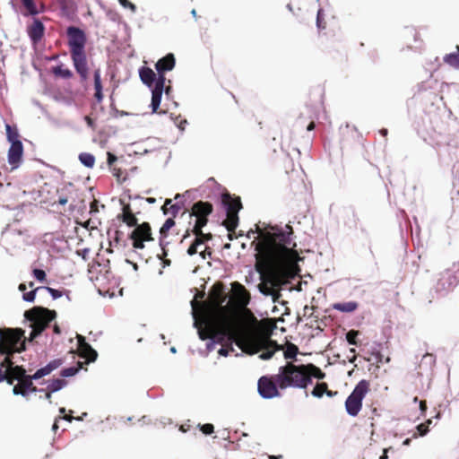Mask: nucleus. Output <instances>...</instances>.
<instances>
[{
    "mask_svg": "<svg viewBox=\"0 0 459 459\" xmlns=\"http://www.w3.org/2000/svg\"><path fill=\"white\" fill-rule=\"evenodd\" d=\"M50 71L56 78L71 79L74 76L73 72L64 64L53 66Z\"/></svg>",
    "mask_w": 459,
    "mask_h": 459,
    "instance_id": "a878e982",
    "label": "nucleus"
},
{
    "mask_svg": "<svg viewBox=\"0 0 459 459\" xmlns=\"http://www.w3.org/2000/svg\"><path fill=\"white\" fill-rule=\"evenodd\" d=\"M230 293L229 295V306H230V327L231 335L238 334L247 327L244 316L255 319L252 312L247 308L251 300L250 292L238 281L230 283Z\"/></svg>",
    "mask_w": 459,
    "mask_h": 459,
    "instance_id": "20e7f679",
    "label": "nucleus"
},
{
    "mask_svg": "<svg viewBox=\"0 0 459 459\" xmlns=\"http://www.w3.org/2000/svg\"><path fill=\"white\" fill-rule=\"evenodd\" d=\"M259 394L264 399H271L281 396L280 385L273 376H263L257 383Z\"/></svg>",
    "mask_w": 459,
    "mask_h": 459,
    "instance_id": "f8f14e48",
    "label": "nucleus"
},
{
    "mask_svg": "<svg viewBox=\"0 0 459 459\" xmlns=\"http://www.w3.org/2000/svg\"><path fill=\"white\" fill-rule=\"evenodd\" d=\"M275 379L281 390L287 388L306 389V381L308 377L305 373L304 364L296 365L288 361L284 366L279 368L278 373L275 374Z\"/></svg>",
    "mask_w": 459,
    "mask_h": 459,
    "instance_id": "0eeeda50",
    "label": "nucleus"
},
{
    "mask_svg": "<svg viewBox=\"0 0 459 459\" xmlns=\"http://www.w3.org/2000/svg\"><path fill=\"white\" fill-rule=\"evenodd\" d=\"M191 14L193 15V17L196 20L197 19V13H196V10L195 9H193L191 11Z\"/></svg>",
    "mask_w": 459,
    "mask_h": 459,
    "instance_id": "69168bd1",
    "label": "nucleus"
},
{
    "mask_svg": "<svg viewBox=\"0 0 459 459\" xmlns=\"http://www.w3.org/2000/svg\"><path fill=\"white\" fill-rule=\"evenodd\" d=\"M67 385V381H65V379H60V378H56V379H53L48 385V397L50 396V393H54V392H57L59 391L60 389H62L63 387H65V385Z\"/></svg>",
    "mask_w": 459,
    "mask_h": 459,
    "instance_id": "7c9ffc66",
    "label": "nucleus"
},
{
    "mask_svg": "<svg viewBox=\"0 0 459 459\" xmlns=\"http://www.w3.org/2000/svg\"><path fill=\"white\" fill-rule=\"evenodd\" d=\"M256 226H259L258 224H255V227ZM255 233H258L259 234V231L255 229V230H250L248 232H247V237L250 238L251 236H253V234Z\"/></svg>",
    "mask_w": 459,
    "mask_h": 459,
    "instance_id": "680f3d73",
    "label": "nucleus"
},
{
    "mask_svg": "<svg viewBox=\"0 0 459 459\" xmlns=\"http://www.w3.org/2000/svg\"><path fill=\"white\" fill-rule=\"evenodd\" d=\"M325 394L329 397H333L338 394V392L329 390L328 385L325 382L317 383L311 392V394L316 398H321Z\"/></svg>",
    "mask_w": 459,
    "mask_h": 459,
    "instance_id": "5701e85b",
    "label": "nucleus"
},
{
    "mask_svg": "<svg viewBox=\"0 0 459 459\" xmlns=\"http://www.w3.org/2000/svg\"><path fill=\"white\" fill-rule=\"evenodd\" d=\"M304 368L305 373L308 377V379L306 381L307 386L312 383V377H315L316 379H324L325 377V374L314 364H304Z\"/></svg>",
    "mask_w": 459,
    "mask_h": 459,
    "instance_id": "4be33fe9",
    "label": "nucleus"
},
{
    "mask_svg": "<svg viewBox=\"0 0 459 459\" xmlns=\"http://www.w3.org/2000/svg\"><path fill=\"white\" fill-rule=\"evenodd\" d=\"M94 89H95V94L94 97L97 100V102L100 103L103 100V93H102V83H101V77H100V70L96 69L94 71Z\"/></svg>",
    "mask_w": 459,
    "mask_h": 459,
    "instance_id": "bb28decb",
    "label": "nucleus"
},
{
    "mask_svg": "<svg viewBox=\"0 0 459 459\" xmlns=\"http://www.w3.org/2000/svg\"><path fill=\"white\" fill-rule=\"evenodd\" d=\"M174 226H175V221L173 218H169L166 220V221L164 222V224L162 225V227L160 230V246H162V239L166 238L168 237L169 230Z\"/></svg>",
    "mask_w": 459,
    "mask_h": 459,
    "instance_id": "2f4dec72",
    "label": "nucleus"
},
{
    "mask_svg": "<svg viewBox=\"0 0 459 459\" xmlns=\"http://www.w3.org/2000/svg\"><path fill=\"white\" fill-rule=\"evenodd\" d=\"M171 204H173L171 199H166L165 200V203H164L163 206L161 207L162 212H163L164 214L169 213V209L171 206Z\"/></svg>",
    "mask_w": 459,
    "mask_h": 459,
    "instance_id": "8fccbe9b",
    "label": "nucleus"
},
{
    "mask_svg": "<svg viewBox=\"0 0 459 459\" xmlns=\"http://www.w3.org/2000/svg\"><path fill=\"white\" fill-rule=\"evenodd\" d=\"M184 195H181L179 194H177L176 196H175V200H177L176 204H171V206L169 207V212H170L173 215V217H176V215L178 214V212H179V211L181 210V208L183 207V204H181L178 199H180L181 197H183Z\"/></svg>",
    "mask_w": 459,
    "mask_h": 459,
    "instance_id": "4c0bfd02",
    "label": "nucleus"
},
{
    "mask_svg": "<svg viewBox=\"0 0 459 459\" xmlns=\"http://www.w3.org/2000/svg\"><path fill=\"white\" fill-rule=\"evenodd\" d=\"M71 59L81 82H85L89 78V66L85 52L87 38L80 28L70 26L66 30Z\"/></svg>",
    "mask_w": 459,
    "mask_h": 459,
    "instance_id": "423d86ee",
    "label": "nucleus"
},
{
    "mask_svg": "<svg viewBox=\"0 0 459 459\" xmlns=\"http://www.w3.org/2000/svg\"><path fill=\"white\" fill-rule=\"evenodd\" d=\"M44 30L45 27L42 22L37 18H33L30 23V39L33 41L35 48H37L39 41L42 39Z\"/></svg>",
    "mask_w": 459,
    "mask_h": 459,
    "instance_id": "aec40b11",
    "label": "nucleus"
},
{
    "mask_svg": "<svg viewBox=\"0 0 459 459\" xmlns=\"http://www.w3.org/2000/svg\"><path fill=\"white\" fill-rule=\"evenodd\" d=\"M230 351H233V348L230 346L229 348H221L220 351H219V354L222 355V356H227Z\"/></svg>",
    "mask_w": 459,
    "mask_h": 459,
    "instance_id": "6e6d98bb",
    "label": "nucleus"
},
{
    "mask_svg": "<svg viewBox=\"0 0 459 459\" xmlns=\"http://www.w3.org/2000/svg\"><path fill=\"white\" fill-rule=\"evenodd\" d=\"M139 75L142 82L149 87L157 81L156 74L150 67H142L139 71Z\"/></svg>",
    "mask_w": 459,
    "mask_h": 459,
    "instance_id": "b1692460",
    "label": "nucleus"
},
{
    "mask_svg": "<svg viewBox=\"0 0 459 459\" xmlns=\"http://www.w3.org/2000/svg\"><path fill=\"white\" fill-rule=\"evenodd\" d=\"M411 438H406L403 442V446H409L411 444Z\"/></svg>",
    "mask_w": 459,
    "mask_h": 459,
    "instance_id": "0e129e2a",
    "label": "nucleus"
},
{
    "mask_svg": "<svg viewBox=\"0 0 459 459\" xmlns=\"http://www.w3.org/2000/svg\"><path fill=\"white\" fill-rule=\"evenodd\" d=\"M299 352V348L297 345L291 342H288L286 344V348L284 350V358L286 359H295Z\"/></svg>",
    "mask_w": 459,
    "mask_h": 459,
    "instance_id": "473e14b6",
    "label": "nucleus"
},
{
    "mask_svg": "<svg viewBox=\"0 0 459 459\" xmlns=\"http://www.w3.org/2000/svg\"><path fill=\"white\" fill-rule=\"evenodd\" d=\"M82 363L78 362L76 367H70V368H64L61 371V376L63 377H73L82 368Z\"/></svg>",
    "mask_w": 459,
    "mask_h": 459,
    "instance_id": "e433bc0d",
    "label": "nucleus"
},
{
    "mask_svg": "<svg viewBox=\"0 0 459 459\" xmlns=\"http://www.w3.org/2000/svg\"><path fill=\"white\" fill-rule=\"evenodd\" d=\"M119 4L125 8H130L133 12H135L136 6L129 0H118Z\"/></svg>",
    "mask_w": 459,
    "mask_h": 459,
    "instance_id": "a18cd8bd",
    "label": "nucleus"
},
{
    "mask_svg": "<svg viewBox=\"0 0 459 459\" xmlns=\"http://www.w3.org/2000/svg\"><path fill=\"white\" fill-rule=\"evenodd\" d=\"M359 332L356 330H351L346 333V340L351 345H358L357 337Z\"/></svg>",
    "mask_w": 459,
    "mask_h": 459,
    "instance_id": "ea45409f",
    "label": "nucleus"
},
{
    "mask_svg": "<svg viewBox=\"0 0 459 459\" xmlns=\"http://www.w3.org/2000/svg\"><path fill=\"white\" fill-rule=\"evenodd\" d=\"M213 212V206L209 202L198 201L195 203L189 212L184 211L181 213L180 218L186 216L188 219L187 227H193V225H198L199 227H204L208 223V216Z\"/></svg>",
    "mask_w": 459,
    "mask_h": 459,
    "instance_id": "1a4fd4ad",
    "label": "nucleus"
},
{
    "mask_svg": "<svg viewBox=\"0 0 459 459\" xmlns=\"http://www.w3.org/2000/svg\"><path fill=\"white\" fill-rule=\"evenodd\" d=\"M161 247H162V255H161V256H160V258L163 260L164 265H170V260L164 258L167 255V251H166L165 247H163V245Z\"/></svg>",
    "mask_w": 459,
    "mask_h": 459,
    "instance_id": "603ef678",
    "label": "nucleus"
},
{
    "mask_svg": "<svg viewBox=\"0 0 459 459\" xmlns=\"http://www.w3.org/2000/svg\"><path fill=\"white\" fill-rule=\"evenodd\" d=\"M32 274H33L34 278L36 280H38L39 281H40V282L47 281V275H46L45 271H43L41 269H34L32 271Z\"/></svg>",
    "mask_w": 459,
    "mask_h": 459,
    "instance_id": "a19ab883",
    "label": "nucleus"
},
{
    "mask_svg": "<svg viewBox=\"0 0 459 459\" xmlns=\"http://www.w3.org/2000/svg\"><path fill=\"white\" fill-rule=\"evenodd\" d=\"M325 13L323 9H319L316 14V26L319 30H324L326 27V22L325 21Z\"/></svg>",
    "mask_w": 459,
    "mask_h": 459,
    "instance_id": "58836bf2",
    "label": "nucleus"
},
{
    "mask_svg": "<svg viewBox=\"0 0 459 459\" xmlns=\"http://www.w3.org/2000/svg\"><path fill=\"white\" fill-rule=\"evenodd\" d=\"M176 65V59L172 53L167 54L162 58L159 59L155 65L158 73V78L166 79L165 73L171 71Z\"/></svg>",
    "mask_w": 459,
    "mask_h": 459,
    "instance_id": "dca6fc26",
    "label": "nucleus"
},
{
    "mask_svg": "<svg viewBox=\"0 0 459 459\" xmlns=\"http://www.w3.org/2000/svg\"><path fill=\"white\" fill-rule=\"evenodd\" d=\"M393 450L392 446H389L387 448H384L382 455L379 457V459H388V452Z\"/></svg>",
    "mask_w": 459,
    "mask_h": 459,
    "instance_id": "4d7b16f0",
    "label": "nucleus"
},
{
    "mask_svg": "<svg viewBox=\"0 0 459 459\" xmlns=\"http://www.w3.org/2000/svg\"><path fill=\"white\" fill-rule=\"evenodd\" d=\"M431 422H432L431 420H428L425 423H421V424L418 425L417 429L419 431L420 436H424L428 433L429 426V424H431Z\"/></svg>",
    "mask_w": 459,
    "mask_h": 459,
    "instance_id": "79ce46f5",
    "label": "nucleus"
},
{
    "mask_svg": "<svg viewBox=\"0 0 459 459\" xmlns=\"http://www.w3.org/2000/svg\"><path fill=\"white\" fill-rule=\"evenodd\" d=\"M78 346L77 351L79 356L85 359L87 363L93 362L98 357L97 351L85 341L82 335L76 336Z\"/></svg>",
    "mask_w": 459,
    "mask_h": 459,
    "instance_id": "2eb2a0df",
    "label": "nucleus"
},
{
    "mask_svg": "<svg viewBox=\"0 0 459 459\" xmlns=\"http://www.w3.org/2000/svg\"><path fill=\"white\" fill-rule=\"evenodd\" d=\"M380 134H381L382 135H384V136L387 135V129H385V128H384V129H381V130H380Z\"/></svg>",
    "mask_w": 459,
    "mask_h": 459,
    "instance_id": "774afa93",
    "label": "nucleus"
},
{
    "mask_svg": "<svg viewBox=\"0 0 459 459\" xmlns=\"http://www.w3.org/2000/svg\"><path fill=\"white\" fill-rule=\"evenodd\" d=\"M63 363V360L60 359H54L50 361L47 366L44 368H39L37 370L34 375L30 376V381L32 379H39L46 375L50 374L53 370L59 368ZM32 385V383L30 382V386Z\"/></svg>",
    "mask_w": 459,
    "mask_h": 459,
    "instance_id": "412c9836",
    "label": "nucleus"
},
{
    "mask_svg": "<svg viewBox=\"0 0 459 459\" xmlns=\"http://www.w3.org/2000/svg\"><path fill=\"white\" fill-rule=\"evenodd\" d=\"M166 79L157 78V81L154 84V88L152 90V102L151 107L153 113H165V110H160V105L161 100V96L163 90L165 88V92L167 94L169 93L171 87L169 85L165 87Z\"/></svg>",
    "mask_w": 459,
    "mask_h": 459,
    "instance_id": "4468645a",
    "label": "nucleus"
},
{
    "mask_svg": "<svg viewBox=\"0 0 459 459\" xmlns=\"http://www.w3.org/2000/svg\"><path fill=\"white\" fill-rule=\"evenodd\" d=\"M204 227H199L198 225H193V227H186L185 233L182 237V240H185L188 237H190L191 234H194L195 236L193 243L189 246L187 249V255H194L197 253V247L205 243L206 241H210L212 239V233H204L202 229Z\"/></svg>",
    "mask_w": 459,
    "mask_h": 459,
    "instance_id": "9b49d317",
    "label": "nucleus"
},
{
    "mask_svg": "<svg viewBox=\"0 0 459 459\" xmlns=\"http://www.w3.org/2000/svg\"><path fill=\"white\" fill-rule=\"evenodd\" d=\"M315 126H315V123H314V122H310V123L308 124L307 127V131H311V130H313V129L315 128Z\"/></svg>",
    "mask_w": 459,
    "mask_h": 459,
    "instance_id": "e2e57ef3",
    "label": "nucleus"
},
{
    "mask_svg": "<svg viewBox=\"0 0 459 459\" xmlns=\"http://www.w3.org/2000/svg\"><path fill=\"white\" fill-rule=\"evenodd\" d=\"M68 201H69V198H68V196L66 195H61L58 196L57 200H55L52 203V204L54 205L56 204H58L60 205H65V204H66L68 203Z\"/></svg>",
    "mask_w": 459,
    "mask_h": 459,
    "instance_id": "c03bdc74",
    "label": "nucleus"
},
{
    "mask_svg": "<svg viewBox=\"0 0 459 459\" xmlns=\"http://www.w3.org/2000/svg\"><path fill=\"white\" fill-rule=\"evenodd\" d=\"M80 161L87 168H92L95 163V158L89 152H82L79 155Z\"/></svg>",
    "mask_w": 459,
    "mask_h": 459,
    "instance_id": "72a5a7b5",
    "label": "nucleus"
},
{
    "mask_svg": "<svg viewBox=\"0 0 459 459\" xmlns=\"http://www.w3.org/2000/svg\"><path fill=\"white\" fill-rule=\"evenodd\" d=\"M56 316V311L47 307L36 306L30 308V342L48 327Z\"/></svg>",
    "mask_w": 459,
    "mask_h": 459,
    "instance_id": "6e6552de",
    "label": "nucleus"
},
{
    "mask_svg": "<svg viewBox=\"0 0 459 459\" xmlns=\"http://www.w3.org/2000/svg\"><path fill=\"white\" fill-rule=\"evenodd\" d=\"M201 431L204 435H211L214 431V427L212 424L206 423L201 426Z\"/></svg>",
    "mask_w": 459,
    "mask_h": 459,
    "instance_id": "37998d69",
    "label": "nucleus"
},
{
    "mask_svg": "<svg viewBox=\"0 0 459 459\" xmlns=\"http://www.w3.org/2000/svg\"><path fill=\"white\" fill-rule=\"evenodd\" d=\"M271 229L273 232L256 226L259 240L252 243L256 251L255 267L273 286L280 287L297 274L299 254L293 249L296 244L292 242L291 226L286 225L287 231L278 227Z\"/></svg>",
    "mask_w": 459,
    "mask_h": 459,
    "instance_id": "f257e3e1",
    "label": "nucleus"
},
{
    "mask_svg": "<svg viewBox=\"0 0 459 459\" xmlns=\"http://www.w3.org/2000/svg\"><path fill=\"white\" fill-rule=\"evenodd\" d=\"M59 412L61 414H63V416L59 417L60 419L65 420H67L69 422H72L73 420L74 419L71 414H68V415L65 414V408H60L59 409Z\"/></svg>",
    "mask_w": 459,
    "mask_h": 459,
    "instance_id": "de8ad7c7",
    "label": "nucleus"
},
{
    "mask_svg": "<svg viewBox=\"0 0 459 459\" xmlns=\"http://www.w3.org/2000/svg\"><path fill=\"white\" fill-rule=\"evenodd\" d=\"M207 254H208L209 255H211V254H212V252H211V250H210V248H209V247H205L204 251L200 252V255H201L204 259H205V257H206V255H207Z\"/></svg>",
    "mask_w": 459,
    "mask_h": 459,
    "instance_id": "052dcab7",
    "label": "nucleus"
},
{
    "mask_svg": "<svg viewBox=\"0 0 459 459\" xmlns=\"http://www.w3.org/2000/svg\"><path fill=\"white\" fill-rule=\"evenodd\" d=\"M90 212L92 213V212H99V202L97 200H93L91 203V205H90Z\"/></svg>",
    "mask_w": 459,
    "mask_h": 459,
    "instance_id": "3c124183",
    "label": "nucleus"
},
{
    "mask_svg": "<svg viewBox=\"0 0 459 459\" xmlns=\"http://www.w3.org/2000/svg\"><path fill=\"white\" fill-rule=\"evenodd\" d=\"M38 292L50 293L51 296L53 297V299H58L62 296L61 291L52 289L50 287H44V286L38 287V288L30 290V303H33L35 301L36 294Z\"/></svg>",
    "mask_w": 459,
    "mask_h": 459,
    "instance_id": "cd10ccee",
    "label": "nucleus"
},
{
    "mask_svg": "<svg viewBox=\"0 0 459 459\" xmlns=\"http://www.w3.org/2000/svg\"><path fill=\"white\" fill-rule=\"evenodd\" d=\"M420 409L421 411V413L424 414L426 412V411H427V403H426V401L423 400V401L420 402Z\"/></svg>",
    "mask_w": 459,
    "mask_h": 459,
    "instance_id": "bf43d9fd",
    "label": "nucleus"
},
{
    "mask_svg": "<svg viewBox=\"0 0 459 459\" xmlns=\"http://www.w3.org/2000/svg\"><path fill=\"white\" fill-rule=\"evenodd\" d=\"M455 48L456 52L446 54L443 57V60L446 65L455 69H459V46L457 45Z\"/></svg>",
    "mask_w": 459,
    "mask_h": 459,
    "instance_id": "c756f323",
    "label": "nucleus"
},
{
    "mask_svg": "<svg viewBox=\"0 0 459 459\" xmlns=\"http://www.w3.org/2000/svg\"><path fill=\"white\" fill-rule=\"evenodd\" d=\"M27 289V286L25 283H21L19 285V290H21L22 292H23L22 294V299L25 300V301H29V292H25Z\"/></svg>",
    "mask_w": 459,
    "mask_h": 459,
    "instance_id": "09e8293b",
    "label": "nucleus"
},
{
    "mask_svg": "<svg viewBox=\"0 0 459 459\" xmlns=\"http://www.w3.org/2000/svg\"><path fill=\"white\" fill-rule=\"evenodd\" d=\"M370 390V383L366 379L360 380L345 401V409L350 416L356 417L362 408V401Z\"/></svg>",
    "mask_w": 459,
    "mask_h": 459,
    "instance_id": "9d476101",
    "label": "nucleus"
},
{
    "mask_svg": "<svg viewBox=\"0 0 459 459\" xmlns=\"http://www.w3.org/2000/svg\"><path fill=\"white\" fill-rule=\"evenodd\" d=\"M238 213H227V218L223 221L222 225L229 232H235L238 225Z\"/></svg>",
    "mask_w": 459,
    "mask_h": 459,
    "instance_id": "c85d7f7f",
    "label": "nucleus"
},
{
    "mask_svg": "<svg viewBox=\"0 0 459 459\" xmlns=\"http://www.w3.org/2000/svg\"><path fill=\"white\" fill-rule=\"evenodd\" d=\"M54 333H60V328H59V326H58V325H56L54 326Z\"/></svg>",
    "mask_w": 459,
    "mask_h": 459,
    "instance_id": "338daca9",
    "label": "nucleus"
},
{
    "mask_svg": "<svg viewBox=\"0 0 459 459\" xmlns=\"http://www.w3.org/2000/svg\"><path fill=\"white\" fill-rule=\"evenodd\" d=\"M134 227V230L130 234L133 247L135 249H143L144 247V242L153 240L151 226L148 222H143Z\"/></svg>",
    "mask_w": 459,
    "mask_h": 459,
    "instance_id": "ddd939ff",
    "label": "nucleus"
},
{
    "mask_svg": "<svg viewBox=\"0 0 459 459\" xmlns=\"http://www.w3.org/2000/svg\"><path fill=\"white\" fill-rule=\"evenodd\" d=\"M359 307V303L356 301L337 302L332 304V308L341 311L342 313H352Z\"/></svg>",
    "mask_w": 459,
    "mask_h": 459,
    "instance_id": "393cba45",
    "label": "nucleus"
},
{
    "mask_svg": "<svg viewBox=\"0 0 459 459\" xmlns=\"http://www.w3.org/2000/svg\"><path fill=\"white\" fill-rule=\"evenodd\" d=\"M221 203L227 213H238L240 209H242L240 198L232 197L229 193H225L221 195Z\"/></svg>",
    "mask_w": 459,
    "mask_h": 459,
    "instance_id": "a211bd4d",
    "label": "nucleus"
},
{
    "mask_svg": "<svg viewBox=\"0 0 459 459\" xmlns=\"http://www.w3.org/2000/svg\"><path fill=\"white\" fill-rule=\"evenodd\" d=\"M30 15H35V14L39 13V10L37 8L36 4L32 0H30Z\"/></svg>",
    "mask_w": 459,
    "mask_h": 459,
    "instance_id": "864d4df0",
    "label": "nucleus"
},
{
    "mask_svg": "<svg viewBox=\"0 0 459 459\" xmlns=\"http://www.w3.org/2000/svg\"><path fill=\"white\" fill-rule=\"evenodd\" d=\"M23 152V147L21 141L13 142L8 151V162L12 166V169H16L21 160Z\"/></svg>",
    "mask_w": 459,
    "mask_h": 459,
    "instance_id": "f3484780",
    "label": "nucleus"
},
{
    "mask_svg": "<svg viewBox=\"0 0 459 459\" xmlns=\"http://www.w3.org/2000/svg\"><path fill=\"white\" fill-rule=\"evenodd\" d=\"M117 160V157L111 153V152H108V164L109 166H112V164Z\"/></svg>",
    "mask_w": 459,
    "mask_h": 459,
    "instance_id": "5fc2aeb1",
    "label": "nucleus"
},
{
    "mask_svg": "<svg viewBox=\"0 0 459 459\" xmlns=\"http://www.w3.org/2000/svg\"><path fill=\"white\" fill-rule=\"evenodd\" d=\"M227 340L230 343L235 342L243 352L249 355L263 351L259 358L264 360L271 359L276 351L282 350V346L278 345L268 336L251 333L247 328L236 335H231Z\"/></svg>",
    "mask_w": 459,
    "mask_h": 459,
    "instance_id": "39448f33",
    "label": "nucleus"
},
{
    "mask_svg": "<svg viewBox=\"0 0 459 459\" xmlns=\"http://www.w3.org/2000/svg\"><path fill=\"white\" fill-rule=\"evenodd\" d=\"M122 204V213L117 215V220L122 221L128 227H134L137 225L138 220L135 217L134 213L129 204Z\"/></svg>",
    "mask_w": 459,
    "mask_h": 459,
    "instance_id": "6ab92c4d",
    "label": "nucleus"
},
{
    "mask_svg": "<svg viewBox=\"0 0 459 459\" xmlns=\"http://www.w3.org/2000/svg\"><path fill=\"white\" fill-rule=\"evenodd\" d=\"M24 330L21 328H0V382L9 385L14 381V394L26 396L29 394V376L22 366H13V355L25 350Z\"/></svg>",
    "mask_w": 459,
    "mask_h": 459,
    "instance_id": "7ed1b4c3",
    "label": "nucleus"
},
{
    "mask_svg": "<svg viewBox=\"0 0 459 459\" xmlns=\"http://www.w3.org/2000/svg\"><path fill=\"white\" fill-rule=\"evenodd\" d=\"M22 7L21 13L24 16H29V0H22Z\"/></svg>",
    "mask_w": 459,
    "mask_h": 459,
    "instance_id": "49530a36",
    "label": "nucleus"
},
{
    "mask_svg": "<svg viewBox=\"0 0 459 459\" xmlns=\"http://www.w3.org/2000/svg\"><path fill=\"white\" fill-rule=\"evenodd\" d=\"M5 129H6L7 139L11 143H13V142L20 141L19 134H18L16 128L6 124Z\"/></svg>",
    "mask_w": 459,
    "mask_h": 459,
    "instance_id": "c9c22d12",
    "label": "nucleus"
},
{
    "mask_svg": "<svg viewBox=\"0 0 459 459\" xmlns=\"http://www.w3.org/2000/svg\"><path fill=\"white\" fill-rule=\"evenodd\" d=\"M225 284L221 281L215 282L208 292L207 300L199 304L200 308L196 312L197 302L192 301L195 326L198 330L201 340L207 339L223 342L231 336L230 327V306Z\"/></svg>",
    "mask_w": 459,
    "mask_h": 459,
    "instance_id": "f03ea898",
    "label": "nucleus"
},
{
    "mask_svg": "<svg viewBox=\"0 0 459 459\" xmlns=\"http://www.w3.org/2000/svg\"><path fill=\"white\" fill-rule=\"evenodd\" d=\"M378 346H372L371 349L368 351V354L373 357V359L375 360V363L377 365L382 364L384 362V356L381 353L380 350L378 349Z\"/></svg>",
    "mask_w": 459,
    "mask_h": 459,
    "instance_id": "f704fd0d",
    "label": "nucleus"
},
{
    "mask_svg": "<svg viewBox=\"0 0 459 459\" xmlns=\"http://www.w3.org/2000/svg\"><path fill=\"white\" fill-rule=\"evenodd\" d=\"M84 119H85L87 125L90 127H91L92 129H94V120L89 116H86Z\"/></svg>",
    "mask_w": 459,
    "mask_h": 459,
    "instance_id": "13d9d810",
    "label": "nucleus"
}]
</instances>
